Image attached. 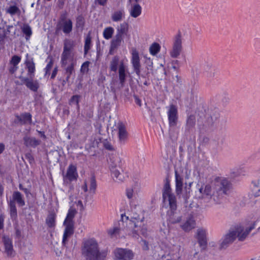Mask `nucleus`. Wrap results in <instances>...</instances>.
Masks as SVG:
<instances>
[{
	"mask_svg": "<svg viewBox=\"0 0 260 260\" xmlns=\"http://www.w3.org/2000/svg\"><path fill=\"white\" fill-rule=\"evenodd\" d=\"M231 187V183L225 178H219L214 183V191L212 193L211 187L209 185H205L204 194L210 196L216 204H220L225 194L228 193Z\"/></svg>",
	"mask_w": 260,
	"mask_h": 260,
	"instance_id": "obj_1",
	"label": "nucleus"
},
{
	"mask_svg": "<svg viewBox=\"0 0 260 260\" xmlns=\"http://www.w3.org/2000/svg\"><path fill=\"white\" fill-rule=\"evenodd\" d=\"M205 114L200 115L198 120V126L201 133L211 131L216 126L220 117L219 111L217 108L208 109Z\"/></svg>",
	"mask_w": 260,
	"mask_h": 260,
	"instance_id": "obj_2",
	"label": "nucleus"
},
{
	"mask_svg": "<svg viewBox=\"0 0 260 260\" xmlns=\"http://www.w3.org/2000/svg\"><path fill=\"white\" fill-rule=\"evenodd\" d=\"M255 224L256 223L254 222L246 229H244V227L241 225H237L234 228L231 229L223 237L220 245V249H226L233 243L237 237L239 241H244L249 233L254 229Z\"/></svg>",
	"mask_w": 260,
	"mask_h": 260,
	"instance_id": "obj_3",
	"label": "nucleus"
},
{
	"mask_svg": "<svg viewBox=\"0 0 260 260\" xmlns=\"http://www.w3.org/2000/svg\"><path fill=\"white\" fill-rule=\"evenodd\" d=\"M81 250L86 260H104L106 256L105 252L100 251L98 244L94 239L84 241Z\"/></svg>",
	"mask_w": 260,
	"mask_h": 260,
	"instance_id": "obj_4",
	"label": "nucleus"
},
{
	"mask_svg": "<svg viewBox=\"0 0 260 260\" xmlns=\"http://www.w3.org/2000/svg\"><path fill=\"white\" fill-rule=\"evenodd\" d=\"M75 209L70 208L67 214V216L64 221L63 224L66 226L63 238L62 244L65 245L68 242V239L74 234V222L73 218L76 214Z\"/></svg>",
	"mask_w": 260,
	"mask_h": 260,
	"instance_id": "obj_5",
	"label": "nucleus"
},
{
	"mask_svg": "<svg viewBox=\"0 0 260 260\" xmlns=\"http://www.w3.org/2000/svg\"><path fill=\"white\" fill-rule=\"evenodd\" d=\"M16 203H17L19 207H23L25 205L23 195L18 191L13 192L12 194V199L10 200L8 203L10 208V214L12 218H15L17 216Z\"/></svg>",
	"mask_w": 260,
	"mask_h": 260,
	"instance_id": "obj_6",
	"label": "nucleus"
},
{
	"mask_svg": "<svg viewBox=\"0 0 260 260\" xmlns=\"http://www.w3.org/2000/svg\"><path fill=\"white\" fill-rule=\"evenodd\" d=\"M143 60L140 58L139 52L136 49H133L131 57V64L133 73H135L139 79L141 77L145 78L144 74H142L143 70L142 63Z\"/></svg>",
	"mask_w": 260,
	"mask_h": 260,
	"instance_id": "obj_7",
	"label": "nucleus"
},
{
	"mask_svg": "<svg viewBox=\"0 0 260 260\" xmlns=\"http://www.w3.org/2000/svg\"><path fill=\"white\" fill-rule=\"evenodd\" d=\"M75 46V42L74 41L70 39H66L63 41V52L61 55L62 66L67 65L68 60L72 56V52Z\"/></svg>",
	"mask_w": 260,
	"mask_h": 260,
	"instance_id": "obj_8",
	"label": "nucleus"
},
{
	"mask_svg": "<svg viewBox=\"0 0 260 260\" xmlns=\"http://www.w3.org/2000/svg\"><path fill=\"white\" fill-rule=\"evenodd\" d=\"M112 134L116 135L121 143L125 142L128 136L125 124L120 121L115 123L112 127Z\"/></svg>",
	"mask_w": 260,
	"mask_h": 260,
	"instance_id": "obj_9",
	"label": "nucleus"
},
{
	"mask_svg": "<svg viewBox=\"0 0 260 260\" xmlns=\"http://www.w3.org/2000/svg\"><path fill=\"white\" fill-rule=\"evenodd\" d=\"M167 108L168 109L167 114L169 126L170 127L176 126L178 120L177 107L174 104H171Z\"/></svg>",
	"mask_w": 260,
	"mask_h": 260,
	"instance_id": "obj_10",
	"label": "nucleus"
},
{
	"mask_svg": "<svg viewBox=\"0 0 260 260\" xmlns=\"http://www.w3.org/2000/svg\"><path fill=\"white\" fill-rule=\"evenodd\" d=\"M162 199L164 202H169V206L174 208L176 203L175 196L172 193L171 188L169 182L165 183L162 190Z\"/></svg>",
	"mask_w": 260,
	"mask_h": 260,
	"instance_id": "obj_11",
	"label": "nucleus"
},
{
	"mask_svg": "<svg viewBox=\"0 0 260 260\" xmlns=\"http://www.w3.org/2000/svg\"><path fill=\"white\" fill-rule=\"evenodd\" d=\"M2 242L4 247V253L8 257H14L16 255V252L13 248L12 239L9 236H4L2 237Z\"/></svg>",
	"mask_w": 260,
	"mask_h": 260,
	"instance_id": "obj_12",
	"label": "nucleus"
},
{
	"mask_svg": "<svg viewBox=\"0 0 260 260\" xmlns=\"http://www.w3.org/2000/svg\"><path fill=\"white\" fill-rule=\"evenodd\" d=\"M182 50L181 34L180 31L175 36L173 42L172 50L170 52L171 57H177L180 54Z\"/></svg>",
	"mask_w": 260,
	"mask_h": 260,
	"instance_id": "obj_13",
	"label": "nucleus"
},
{
	"mask_svg": "<svg viewBox=\"0 0 260 260\" xmlns=\"http://www.w3.org/2000/svg\"><path fill=\"white\" fill-rule=\"evenodd\" d=\"M34 77H24L20 76L19 79L21 81V84L25 85L27 88L34 92H37L40 87L38 80H34Z\"/></svg>",
	"mask_w": 260,
	"mask_h": 260,
	"instance_id": "obj_14",
	"label": "nucleus"
},
{
	"mask_svg": "<svg viewBox=\"0 0 260 260\" xmlns=\"http://www.w3.org/2000/svg\"><path fill=\"white\" fill-rule=\"evenodd\" d=\"M196 124V117L194 114H188L186 120L185 133L186 135L193 133Z\"/></svg>",
	"mask_w": 260,
	"mask_h": 260,
	"instance_id": "obj_15",
	"label": "nucleus"
},
{
	"mask_svg": "<svg viewBox=\"0 0 260 260\" xmlns=\"http://www.w3.org/2000/svg\"><path fill=\"white\" fill-rule=\"evenodd\" d=\"M78 175L77 171V168L73 165H70L67 171L66 174L63 176L64 182H72L76 180Z\"/></svg>",
	"mask_w": 260,
	"mask_h": 260,
	"instance_id": "obj_16",
	"label": "nucleus"
},
{
	"mask_svg": "<svg viewBox=\"0 0 260 260\" xmlns=\"http://www.w3.org/2000/svg\"><path fill=\"white\" fill-rule=\"evenodd\" d=\"M197 239L202 250H205L207 246L206 231L203 229H199L197 230Z\"/></svg>",
	"mask_w": 260,
	"mask_h": 260,
	"instance_id": "obj_17",
	"label": "nucleus"
},
{
	"mask_svg": "<svg viewBox=\"0 0 260 260\" xmlns=\"http://www.w3.org/2000/svg\"><path fill=\"white\" fill-rule=\"evenodd\" d=\"M73 30V22L72 20L62 23H57L56 32L62 31L66 35L70 34Z\"/></svg>",
	"mask_w": 260,
	"mask_h": 260,
	"instance_id": "obj_18",
	"label": "nucleus"
},
{
	"mask_svg": "<svg viewBox=\"0 0 260 260\" xmlns=\"http://www.w3.org/2000/svg\"><path fill=\"white\" fill-rule=\"evenodd\" d=\"M175 207L174 208L170 206V210L167 212V215L168 216V220L171 223L175 224L180 222L181 220V217L176 215V210L177 209L176 203H175Z\"/></svg>",
	"mask_w": 260,
	"mask_h": 260,
	"instance_id": "obj_19",
	"label": "nucleus"
},
{
	"mask_svg": "<svg viewBox=\"0 0 260 260\" xmlns=\"http://www.w3.org/2000/svg\"><path fill=\"white\" fill-rule=\"evenodd\" d=\"M31 115L29 113H23L20 115H16L15 122L21 125L30 124L31 123Z\"/></svg>",
	"mask_w": 260,
	"mask_h": 260,
	"instance_id": "obj_20",
	"label": "nucleus"
},
{
	"mask_svg": "<svg viewBox=\"0 0 260 260\" xmlns=\"http://www.w3.org/2000/svg\"><path fill=\"white\" fill-rule=\"evenodd\" d=\"M143 0H131V17L137 18L142 13V7L139 4Z\"/></svg>",
	"mask_w": 260,
	"mask_h": 260,
	"instance_id": "obj_21",
	"label": "nucleus"
},
{
	"mask_svg": "<svg viewBox=\"0 0 260 260\" xmlns=\"http://www.w3.org/2000/svg\"><path fill=\"white\" fill-rule=\"evenodd\" d=\"M114 255L117 260H129L130 251L123 248H117L114 251Z\"/></svg>",
	"mask_w": 260,
	"mask_h": 260,
	"instance_id": "obj_22",
	"label": "nucleus"
},
{
	"mask_svg": "<svg viewBox=\"0 0 260 260\" xmlns=\"http://www.w3.org/2000/svg\"><path fill=\"white\" fill-rule=\"evenodd\" d=\"M196 226V221L192 215H189L186 218L184 223L181 225V227L185 232H189L194 228Z\"/></svg>",
	"mask_w": 260,
	"mask_h": 260,
	"instance_id": "obj_23",
	"label": "nucleus"
},
{
	"mask_svg": "<svg viewBox=\"0 0 260 260\" xmlns=\"http://www.w3.org/2000/svg\"><path fill=\"white\" fill-rule=\"evenodd\" d=\"M135 206L136 211L133 213V216L131 215V222H134L135 228H137V226H141L144 217H140L139 213L141 212V207L138 205L137 206L138 209H136L137 205H135Z\"/></svg>",
	"mask_w": 260,
	"mask_h": 260,
	"instance_id": "obj_24",
	"label": "nucleus"
},
{
	"mask_svg": "<svg viewBox=\"0 0 260 260\" xmlns=\"http://www.w3.org/2000/svg\"><path fill=\"white\" fill-rule=\"evenodd\" d=\"M141 184L140 179L138 178H134L133 179V183L131 184V199L135 197V194H137L140 191Z\"/></svg>",
	"mask_w": 260,
	"mask_h": 260,
	"instance_id": "obj_25",
	"label": "nucleus"
},
{
	"mask_svg": "<svg viewBox=\"0 0 260 260\" xmlns=\"http://www.w3.org/2000/svg\"><path fill=\"white\" fill-rule=\"evenodd\" d=\"M25 64L27 69L28 75L30 77H34L36 68L33 58H27L25 61Z\"/></svg>",
	"mask_w": 260,
	"mask_h": 260,
	"instance_id": "obj_26",
	"label": "nucleus"
},
{
	"mask_svg": "<svg viewBox=\"0 0 260 260\" xmlns=\"http://www.w3.org/2000/svg\"><path fill=\"white\" fill-rule=\"evenodd\" d=\"M24 144L27 147L35 148L39 145L41 143V141L36 139L34 137H30L25 136L23 138Z\"/></svg>",
	"mask_w": 260,
	"mask_h": 260,
	"instance_id": "obj_27",
	"label": "nucleus"
},
{
	"mask_svg": "<svg viewBox=\"0 0 260 260\" xmlns=\"http://www.w3.org/2000/svg\"><path fill=\"white\" fill-rule=\"evenodd\" d=\"M176 192L178 195L181 193L183 187V178L175 171Z\"/></svg>",
	"mask_w": 260,
	"mask_h": 260,
	"instance_id": "obj_28",
	"label": "nucleus"
},
{
	"mask_svg": "<svg viewBox=\"0 0 260 260\" xmlns=\"http://www.w3.org/2000/svg\"><path fill=\"white\" fill-rule=\"evenodd\" d=\"M124 229L121 226H114L108 230V234L111 238H117L120 236V233Z\"/></svg>",
	"mask_w": 260,
	"mask_h": 260,
	"instance_id": "obj_29",
	"label": "nucleus"
},
{
	"mask_svg": "<svg viewBox=\"0 0 260 260\" xmlns=\"http://www.w3.org/2000/svg\"><path fill=\"white\" fill-rule=\"evenodd\" d=\"M123 36H121L119 34H116L115 37L113 39L111 42L110 46V52L116 49L118 46H119L121 44V41L122 40Z\"/></svg>",
	"mask_w": 260,
	"mask_h": 260,
	"instance_id": "obj_30",
	"label": "nucleus"
},
{
	"mask_svg": "<svg viewBox=\"0 0 260 260\" xmlns=\"http://www.w3.org/2000/svg\"><path fill=\"white\" fill-rule=\"evenodd\" d=\"M111 176L115 182H122L124 179L123 175L115 167H111Z\"/></svg>",
	"mask_w": 260,
	"mask_h": 260,
	"instance_id": "obj_31",
	"label": "nucleus"
},
{
	"mask_svg": "<svg viewBox=\"0 0 260 260\" xmlns=\"http://www.w3.org/2000/svg\"><path fill=\"white\" fill-rule=\"evenodd\" d=\"M76 65V62L73 60L72 61L71 63L66 67V66H63L64 67L65 73L64 74L66 75V81H69V79L71 76V75L75 73V66Z\"/></svg>",
	"mask_w": 260,
	"mask_h": 260,
	"instance_id": "obj_32",
	"label": "nucleus"
},
{
	"mask_svg": "<svg viewBox=\"0 0 260 260\" xmlns=\"http://www.w3.org/2000/svg\"><path fill=\"white\" fill-rule=\"evenodd\" d=\"M85 24V19L84 17L82 15H78L76 18L75 26L77 29L82 31Z\"/></svg>",
	"mask_w": 260,
	"mask_h": 260,
	"instance_id": "obj_33",
	"label": "nucleus"
},
{
	"mask_svg": "<svg viewBox=\"0 0 260 260\" xmlns=\"http://www.w3.org/2000/svg\"><path fill=\"white\" fill-rule=\"evenodd\" d=\"M118 75L120 83L122 86H123L125 80V67L122 62H121L119 64L118 69Z\"/></svg>",
	"mask_w": 260,
	"mask_h": 260,
	"instance_id": "obj_34",
	"label": "nucleus"
},
{
	"mask_svg": "<svg viewBox=\"0 0 260 260\" xmlns=\"http://www.w3.org/2000/svg\"><path fill=\"white\" fill-rule=\"evenodd\" d=\"M124 12L123 10H118L114 12L112 14L111 19L114 22L121 21L124 17Z\"/></svg>",
	"mask_w": 260,
	"mask_h": 260,
	"instance_id": "obj_35",
	"label": "nucleus"
},
{
	"mask_svg": "<svg viewBox=\"0 0 260 260\" xmlns=\"http://www.w3.org/2000/svg\"><path fill=\"white\" fill-rule=\"evenodd\" d=\"M119 64V58L117 56L113 57L110 63V70L111 71L116 73Z\"/></svg>",
	"mask_w": 260,
	"mask_h": 260,
	"instance_id": "obj_36",
	"label": "nucleus"
},
{
	"mask_svg": "<svg viewBox=\"0 0 260 260\" xmlns=\"http://www.w3.org/2000/svg\"><path fill=\"white\" fill-rule=\"evenodd\" d=\"M55 214L50 213L46 219V223L49 228H54L55 226Z\"/></svg>",
	"mask_w": 260,
	"mask_h": 260,
	"instance_id": "obj_37",
	"label": "nucleus"
},
{
	"mask_svg": "<svg viewBox=\"0 0 260 260\" xmlns=\"http://www.w3.org/2000/svg\"><path fill=\"white\" fill-rule=\"evenodd\" d=\"M91 46V38L90 34H88L85 40V44L84 47V55H86L90 50Z\"/></svg>",
	"mask_w": 260,
	"mask_h": 260,
	"instance_id": "obj_38",
	"label": "nucleus"
},
{
	"mask_svg": "<svg viewBox=\"0 0 260 260\" xmlns=\"http://www.w3.org/2000/svg\"><path fill=\"white\" fill-rule=\"evenodd\" d=\"M160 46L157 43H153L149 47L150 53L152 55H156L160 51Z\"/></svg>",
	"mask_w": 260,
	"mask_h": 260,
	"instance_id": "obj_39",
	"label": "nucleus"
},
{
	"mask_svg": "<svg viewBox=\"0 0 260 260\" xmlns=\"http://www.w3.org/2000/svg\"><path fill=\"white\" fill-rule=\"evenodd\" d=\"M114 29L112 27H108L104 29L103 36L106 40L111 39L114 34Z\"/></svg>",
	"mask_w": 260,
	"mask_h": 260,
	"instance_id": "obj_40",
	"label": "nucleus"
},
{
	"mask_svg": "<svg viewBox=\"0 0 260 260\" xmlns=\"http://www.w3.org/2000/svg\"><path fill=\"white\" fill-rule=\"evenodd\" d=\"M205 72L207 77L211 78L214 77L216 73V69L215 67H212L211 65H208L205 69Z\"/></svg>",
	"mask_w": 260,
	"mask_h": 260,
	"instance_id": "obj_41",
	"label": "nucleus"
},
{
	"mask_svg": "<svg viewBox=\"0 0 260 260\" xmlns=\"http://www.w3.org/2000/svg\"><path fill=\"white\" fill-rule=\"evenodd\" d=\"M6 12L11 16H14L16 14L20 15L21 12L16 6H11L6 10Z\"/></svg>",
	"mask_w": 260,
	"mask_h": 260,
	"instance_id": "obj_42",
	"label": "nucleus"
},
{
	"mask_svg": "<svg viewBox=\"0 0 260 260\" xmlns=\"http://www.w3.org/2000/svg\"><path fill=\"white\" fill-rule=\"evenodd\" d=\"M128 29V25L127 23H123L120 24V26L117 28V34H119L123 36L125 34Z\"/></svg>",
	"mask_w": 260,
	"mask_h": 260,
	"instance_id": "obj_43",
	"label": "nucleus"
},
{
	"mask_svg": "<svg viewBox=\"0 0 260 260\" xmlns=\"http://www.w3.org/2000/svg\"><path fill=\"white\" fill-rule=\"evenodd\" d=\"M23 33L25 35V39L26 40H29L32 34L31 27L28 24H25L22 28Z\"/></svg>",
	"mask_w": 260,
	"mask_h": 260,
	"instance_id": "obj_44",
	"label": "nucleus"
},
{
	"mask_svg": "<svg viewBox=\"0 0 260 260\" xmlns=\"http://www.w3.org/2000/svg\"><path fill=\"white\" fill-rule=\"evenodd\" d=\"M128 218V216H126L124 214H122L121 215V220L118 223V226H121L123 229L127 227Z\"/></svg>",
	"mask_w": 260,
	"mask_h": 260,
	"instance_id": "obj_45",
	"label": "nucleus"
},
{
	"mask_svg": "<svg viewBox=\"0 0 260 260\" xmlns=\"http://www.w3.org/2000/svg\"><path fill=\"white\" fill-rule=\"evenodd\" d=\"M144 63L146 64V69L147 70L146 75L149 73V71H152L153 69V61L150 58H145Z\"/></svg>",
	"mask_w": 260,
	"mask_h": 260,
	"instance_id": "obj_46",
	"label": "nucleus"
},
{
	"mask_svg": "<svg viewBox=\"0 0 260 260\" xmlns=\"http://www.w3.org/2000/svg\"><path fill=\"white\" fill-rule=\"evenodd\" d=\"M133 237L137 238V236H139V234H141L143 236L146 237L147 236V229L145 228H142L140 232H139L138 230H135L133 232Z\"/></svg>",
	"mask_w": 260,
	"mask_h": 260,
	"instance_id": "obj_47",
	"label": "nucleus"
},
{
	"mask_svg": "<svg viewBox=\"0 0 260 260\" xmlns=\"http://www.w3.org/2000/svg\"><path fill=\"white\" fill-rule=\"evenodd\" d=\"M96 188V183L95 178L94 176H92L90 180V187L89 189L90 191H92L93 192H95Z\"/></svg>",
	"mask_w": 260,
	"mask_h": 260,
	"instance_id": "obj_48",
	"label": "nucleus"
},
{
	"mask_svg": "<svg viewBox=\"0 0 260 260\" xmlns=\"http://www.w3.org/2000/svg\"><path fill=\"white\" fill-rule=\"evenodd\" d=\"M21 61V57L17 55L12 56L10 60V63L14 66H17Z\"/></svg>",
	"mask_w": 260,
	"mask_h": 260,
	"instance_id": "obj_49",
	"label": "nucleus"
},
{
	"mask_svg": "<svg viewBox=\"0 0 260 260\" xmlns=\"http://www.w3.org/2000/svg\"><path fill=\"white\" fill-rule=\"evenodd\" d=\"M80 98V96L78 95H73L70 101V104H75L79 108V100Z\"/></svg>",
	"mask_w": 260,
	"mask_h": 260,
	"instance_id": "obj_50",
	"label": "nucleus"
},
{
	"mask_svg": "<svg viewBox=\"0 0 260 260\" xmlns=\"http://www.w3.org/2000/svg\"><path fill=\"white\" fill-rule=\"evenodd\" d=\"M241 173V170L238 168H235L233 169L231 172V177L232 178H235L240 176Z\"/></svg>",
	"mask_w": 260,
	"mask_h": 260,
	"instance_id": "obj_51",
	"label": "nucleus"
},
{
	"mask_svg": "<svg viewBox=\"0 0 260 260\" xmlns=\"http://www.w3.org/2000/svg\"><path fill=\"white\" fill-rule=\"evenodd\" d=\"M90 62L88 61H85L84 62L81 68L80 71L82 73H87L88 71V67L89 65Z\"/></svg>",
	"mask_w": 260,
	"mask_h": 260,
	"instance_id": "obj_52",
	"label": "nucleus"
},
{
	"mask_svg": "<svg viewBox=\"0 0 260 260\" xmlns=\"http://www.w3.org/2000/svg\"><path fill=\"white\" fill-rule=\"evenodd\" d=\"M53 62L52 60H50L46 67L45 76H46L47 75H50V72L51 68H52Z\"/></svg>",
	"mask_w": 260,
	"mask_h": 260,
	"instance_id": "obj_53",
	"label": "nucleus"
},
{
	"mask_svg": "<svg viewBox=\"0 0 260 260\" xmlns=\"http://www.w3.org/2000/svg\"><path fill=\"white\" fill-rule=\"evenodd\" d=\"M71 20L70 18H68L67 17V14H61L59 17V20L57 22V23H62L64 22H66L67 21Z\"/></svg>",
	"mask_w": 260,
	"mask_h": 260,
	"instance_id": "obj_54",
	"label": "nucleus"
},
{
	"mask_svg": "<svg viewBox=\"0 0 260 260\" xmlns=\"http://www.w3.org/2000/svg\"><path fill=\"white\" fill-rule=\"evenodd\" d=\"M140 242H141V245L143 250H147L149 249L148 243L146 240H143L141 238Z\"/></svg>",
	"mask_w": 260,
	"mask_h": 260,
	"instance_id": "obj_55",
	"label": "nucleus"
},
{
	"mask_svg": "<svg viewBox=\"0 0 260 260\" xmlns=\"http://www.w3.org/2000/svg\"><path fill=\"white\" fill-rule=\"evenodd\" d=\"M252 187L260 188V178L253 180L252 182Z\"/></svg>",
	"mask_w": 260,
	"mask_h": 260,
	"instance_id": "obj_56",
	"label": "nucleus"
},
{
	"mask_svg": "<svg viewBox=\"0 0 260 260\" xmlns=\"http://www.w3.org/2000/svg\"><path fill=\"white\" fill-rule=\"evenodd\" d=\"M252 191L254 197H257L260 196V188L252 187Z\"/></svg>",
	"mask_w": 260,
	"mask_h": 260,
	"instance_id": "obj_57",
	"label": "nucleus"
},
{
	"mask_svg": "<svg viewBox=\"0 0 260 260\" xmlns=\"http://www.w3.org/2000/svg\"><path fill=\"white\" fill-rule=\"evenodd\" d=\"M13 25H7L6 30H4L3 32L6 34V36L8 37V36L10 34L11 31V29L13 28Z\"/></svg>",
	"mask_w": 260,
	"mask_h": 260,
	"instance_id": "obj_58",
	"label": "nucleus"
},
{
	"mask_svg": "<svg viewBox=\"0 0 260 260\" xmlns=\"http://www.w3.org/2000/svg\"><path fill=\"white\" fill-rule=\"evenodd\" d=\"M7 37L6 36L3 32V33L0 32V45L4 44V40L7 38Z\"/></svg>",
	"mask_w": 260,
	"mask_h": 260,
	"instance_id": "obj_59",
	"label": "nucleus"
},
{
	"mask_svg": "<svg viewBox=\"0 0 260 260\" xmlns=\"http://www.w3.org/2000/svg\"><path fill=\"white\" fill-rule=\"evenodd\" d=\"M4 216L3 214H0V230H2L4 229Z\"/></svg>",
	"mask_w": 260,
	"mask_h": 260,
	"instance_id": "obj_60",
	"label": "nucleus"
},
{
	"mask_svg": "<svg viewBox=\"0 0 260 260\" xmlns=\"http://www.w3.org/2000/svg\"><path fill=\"white\" fill-rule=\"evenodd\" d=\"M254 48L257 52L260 53V41H257L255 43Z\"/></svg>",
	"mask_w": 260,
	"mask_h": 260,
	"instance_id": "obj_61",
	"label": "nucleus"
},
{
	"mask_svg": "<svg viewBox=\"0 0 260 260\" xmlns=\"http://www.w3.org/2000/svg\"><path fill=\"white\" fill-rule=\"evenodd\" d=\"M134 98L135 99V103L139 106H141L142 104L141 100L136 95H134Z\"/></svg>",
	"mask_w": 260,
	"mask_h": 260,
	"instance_id": "obj_62",
	"label": "nucleus"
},
{
	"mask_svg": "<svg viewBox=\"0 0 260 260\" xmlns=\"http://www.w3.org/2000/svg\"><path fill=\"white\" fill-rule=\"evenodd\" d=\"M104 147L106 149L109 150H112L113 149L112 146L108 142L104 144Z\"/></svg>",
	"mask_w": 260,
	"mask_h": 260,
	"instance_id": "obj_63",
	"label": "nucleus"
},
{
	"mask_svg": "<svg viewBox=\"0 0 260 260\" xmlns=\"http://www.w3.org/2000/svg\"><path fill=\"white\" fill-rule=\"evenodd\" d=\"M57 71H58V70H57V67H56L54 69V70L52 73L51 76V79H54L55 77V76L57 74Z\"/></svg>",
	"mask_w": 260,
	"mask_h": 260,
	"instance_id": "obj_64",
	"label": "nucleus"
}]
</instances>
